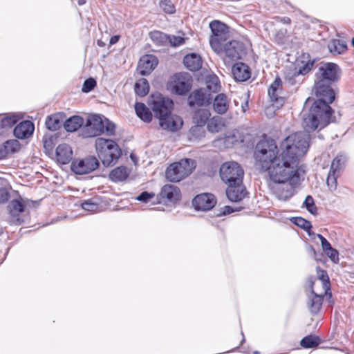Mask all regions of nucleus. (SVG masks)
<instances>
[{
  "label": "nucleus",
  "mask_w": 354,
  "mask_h": 354,
  "mask_svg": "<svg viewBox=\"0 0 354 354\" xmlns=\"http://www.w3.org/2000/svg\"><path fill=\"white\" fill-rule=\"evenodd\" d=\"M310 138L308 132L292 133L281 142L279 149L273 140H261L256 146L255 159L272 183L300 180L299 164L308 151Z\"/></svg>",
  "instance_id": "1"
},
{
  "label": "nucleus",
  "mask_w": 354,
  "mask_h": 354,
  "mask_svg": "<svg viewBox=\"0 0 354 354\" xmlns=\"http://www.w3.org/2000/svg\"><path fill=\"white\" fill-rule=\"evenodd\" d=\"M340 68L334 63H325L320 66L315 74V90L316 95L320 98L315 101L309 111H302V125L306 131L323 129L333 120V111L329 104L335 97L331 84L340 77Z\"/></svg>",
  "instance_id": "2"
},
{
  "label": "nucleus",
  "mask_w": 354,
  "mask_h": 354,
  "mask_svg": "<svg viewBox=\"0 0 354 354\" xmlns=\"http://www.w3.org/2000/svg\"><path fill=\"white\" fill-rule=\"evenodd\" d=\"M173 102L161 95H153L151 101V109L155 117L159 119L160 126L165 130L176 131L183 125V122L180 117L171 115V111Z\"/></svg>",
  "instance_id": "3"
},
{
  "label": "nucleus",
  "mask_w": 354,
  "mask_h": 354,
  "mask_svg": "<svg viewBox=\"0 0 354 354\" xmlns=\"http://www.w3.org/2000/svg\"><path fill=\"white\" fill-rule=\"evenodd\" d=\"M95 149L104 166L115 164L122 154L115 141L104 138H97L95 140Z\"/></svg>",
  "instance_id": "4"
},
{
  "label": "nucleus",
  "mask_w": 354,
  "mask_h": 354,
  "mask_svg": "<svg viewBox=\"0 0 354 354\" xmlns=\"http://www.w3.org/2000/svg\"><path fill=\"white\" fill-rule=\"evenodd\" d=\"M115 128V124L108 119L103 120L100 115H92L88 117L82 129V135L85 138L95 137L103 133L112 136L114 134Z\"/></svg>",
  "instance_id": "5"
},
{
  "label": "nucleus",
  "mask_w": 354,
  "mask_h": 354,
  "mask_svg": "<svg viewBox=\"0 0 354 354\" xmlns=\"http://www.w3.org/2000/svg\"><path fill=\"white\" fill-rule=\"evenodd\" d=\"M195 167V160L189 158L181 159L167 168L165 176L170 182H179L187 177Z\"/></svg>",
  "instance_id": "6"
},
{
  "label": "nucleus",
  "mask_w": 354,
  "mask_h": 354,
  "mask_svg": "<svg viewBox=\"0 0 354 354\" xmlns=\"http://www.w3.org/2000/svg\"><path fill=\"white\" fill-rule=\"evenodd\" d=\"M212 35L209 39L212 48L216 53H220L223 50V43L227 36V27L219 21H213L209 24Z\"/></svg>",
  "instance_id": "7"
},
{
  "label": "nucleus",
  "mask_w": 354,
  "mask_h": 354,
  "mask_svg": "<svg viewBox=\"0 0 354 354\" xmlns=\"http://www.w3.org/2000/svg\"><path fill=\"white\" fill-rule=\"evenodd\" d=\"M243 169L236 162H225L220 168L221 178L225 184L240 182L243 180Z\"/></svg>",
  "instance_id": "8"
},
{
  "label": "nucleus",
  "mask_w": 354,
  "mask_h": 354,
  "mask_svg": "<svg viewBox=\"0 0 354 354\" xmlns=\"http://www.w3.org/2000/svg\"><path fill=\"white\" fill-rule=\"evenodd\" d=\"M300 180H288L286 183H273L271 190L279 201H286L292 198L297 192L296 189L300 183Z\"/></svg>",
  "instance_id": "9"
},
{
  "label": "nucleus",
  "mask_w": 354,
  "mask_h": 354,
  "mask_svg": "<svg viewBox=\"0 0 354 354\" xmlns=\"http://www.w3.org/2000/svg\"><path fill=\"white\" fill-rule=\"evenodd\" d=\"M346 157L342 154L337 155L332 161L330 168L326 180V183L330 191H335L337 186L339 178L344 169Z\"/></svg>",
  "instance_id": "10"
},
{
  "label": "nucleus",
  "mask_w": 354,
  "mask_h": 354,
  "mask_svg": "<svg viewBox=\"0 0 354 354\" xmlns=\"http://www.w3.org/2000/svg\"><path fill=\"white\" fill-rule=\"evenodd\" d=\"M99 166L100 162L97 158L88 156L84 158L73 160L71 163V170L76 174L83 175L95 171Z\"/></svg>",
  "instance_id": "11"
},
{
  "label": "nucleus",
  "mask_w": 354,
  "mask_h": 354,
  "mask_svg": "<svg viewBox=\"0 0 354 354\" xmlns=\"http://www.w3.org/2000/svg\"><path fill=\"white\" fill-rule=\"evenodd\" d=\"M213 96L207 88H200L189 94L187 102L190 107L208 106L212 104Z\"/></svg>",
  "instance_id": "12"
},
{
  "label": "nucleus",
  "mask_w": 354,
  "mask_h": 354,
  "mask_svg": "<svg viewBox=\"0 0 354 354\" xmlns=\"http://www.w3.org/2000/svg\"><path fill=\"white\" fill-rule=\"evenodd\" d=\"M167 88L172 93L183 95L190 90L191 84L186 75L177 73L171 77Z\"/></svg>",
  "instance_id": "13"
},
{
  "label": "nucleus",
  "mask_w": 354,
  "mask_h": 354,
  "mask_svg": "<svg viewBox=\"0 0 354 354\" xmlns=\"http://www.w3.org/2000/svg\"><path fill=\"white\" fill-rule=\"evenodd\" d=\"M8 209L10 213V222L19 225L24 222L26 209L24 204L19 200H12L8 205Z\"/></svg>",
  "instance_id": "14"
},
{
  "label": "nucleus",
  "mask_w": 354,
  "mask_h": 354,
  "mask_svg": "<svg viewBox=\"0 0 354 354\" xmlns=\"http://www.w3.org/2000/svg\"><path fill=\"white\" fill-rule=\"evenodd\" d=\"M226 195L227 198L232 202H238L243 200L248 194L246 188L243 184V180L240 182H233L227 184Z\"/></svg>",
  "instance_id": "15"
},
{
  "label": "nucleus",
  "mask_w": 354,
  "mask_h": 354,
  "mask_svg": "<svg viewBox=\"0 0 354 354\" xmlns=\"http://www.w3.org/2000/svg\"><path fill=\"white\" fill-rule=\"evenodd\" d=\"M243 51V44L236 40L231 41L226 44L223 50L220 52L223 53L225 57V62H230L237 60L241 58V54Z\"/></svg>",
  "instance_id": "16"
},
{
  "label": "nucleus",
  "mask_w": 354,
  "mask_h": 354,
  "mask_svg": "<svg viewBox=\"0 0 354 354\" xmlns=\"http://www.w3.org/2000/svg\"><path fill=\"white\" fill-rule=\"evenodd\" d=\"M216 203L215 196L208 193L197 195L193 200V205L198 210H209L215 206Z\"/></svg>",
  "instance_id": "17"
},
{
  "label": "nucleus",
  "mask_w": 354,
  "mask_h": 354,
  "mask_svg": "<svg viewBox=\"0 0 354 354\" xmlns=\"http://www.w3.org/2000/svg\"><path fill=\"white\" fill-rule=\"evenodd\" d=\"M158 63V59L153 55H143L139 60L138 71L142 75H149Z\"/></svg>",
  "instance_id": "18"
},
{
  "label": "nucleus",
  "mask_w": 354,
  "mask_h": 354,
  "mask_svg": "<svg viewBox=\"0 0 354 354\" xmlns=\"http://www.w3.org/2000/svg\"><path fill=\"white\" fill-rule=\"evenodd\" d=\"M212 109L215 113L219 115L225 114L230 109L231 101L225 93H218L213 97Z\"/></svg>",
  "instance_id": "19"
},
{
  "label": "nucleus",
  "mask_w": 354,
  "mask_h": 354,
  "mask_svg": "<svg viewBox=\"0 0 354 354\" xmlns=\"http://www.w3.org/2000/svg\"><path fill=\"white\" fill-rule=\"evenodd\" d=\"M282 82L279 77H277L268 88V95L277 106H282L285 102L284 97L280 96Z\"/></svg>",
  "instance_id": "20"
},
{
  "label": "nucleus",
  "mask_w": 354,
  "mask_h": 354,
  "mask_svg": "<svg viewBox=\"0 0 354 354\" xmlns=\"http://www.w3.org/2000/svg\"><path fill=\"white\" fill-rule=\"evenodd\" d=\"M232 73L234 79L238 82H245L251 77L250 68L247 64L242 62L234 64Z\"/></svg>",
  "instance_id": "21"
},
{
  "label": "nucleus",
  "mask_w": 354,
  "mask_h": 354,
  "mask_svg": "<svg viewBox=\"0 0 354 354\" xmlns=\"http://www.w3.org/2000/svg\"><path fill=\"white\" fill-rule=\"evenodd\" d=\"M314 61L310 59L308 53L302 55L296 61V70L298 75H306L311 71Z\"/></svg>",
  "instance_id": "22"
},
{
  "label": "nucleus",
  "mask_w": 354,
  "mask_h": 354,
  "mask_svg": "<svg viewBox=\"0 0 354 354\" xmlns=\"http://www.w3.org/2000/svg\"><path fill=\"white\" fill-rule=\"evenodd\" d=\"M34 129L33 123L29 120H25L16 126L14 135L19 139L27 138L32 134Z\"/></svg>",
  "instance_id": "23"
},
{
  "label": "nucleus",
  "mask_w": 354,
  "mask_h": 354,
  "mask_svg": "<svg viewBox=\"0 0 354 354\" xmlns=\"http://www.w3.org/2000/svg\"><path fill=\"white\" fill-rule=\"evenodd\" d=\"M183 63L189 71H196L202 66V59L198 54L190 53L185 56Z\"/></svg>",
  "instance_id": "24"
},
{
  "label": "nucleus",
  "mask_w": 354,
  "mask_h": 354,
  "mask_svg": "<svg viewBox=\"0 0 354 354\" xmlns=\"http://www.w3.org/2000/svg\"><path fill=\"white\" fill-rule=\"evenodd\" d=\"M73 151L66 144L59 145L56 149L57 161L62 164H67L72 158Z\"/></svg>",
  "instance_id": "25"
},
{
  "label": "nucleus",
  "mask_w": 354,
  "mask_h": 354,
  "mask_svg": "<svg viewBox=\"0 0 354 354\" xmlns=\"http://www.w3.org/2000/svg\"><path fill=\"white\" fill-rule=\"evenodd\" d=\"M324 296L317 294L312 289L310 294L308 295V306L311 313L317 314L321 309Z\"/></svg>",
  "instance_id": "26"
},
{
  "label": "nucleus",
  "mask_w": 354,
  "mask_h": 354,
  "mask_svg": "<svg viewBox=\"0 0 354 354\" xmlns=\"http://www.w3.org/2000/svg\"><path fill=\"white\" fill-rule=\"evenodd\" d=\"M180 189L174 185H165L160 192L162 198H166L170 202H175L180 198Z\"/></svg>",
  "instance_id": "27"
},
{
  "label": "nucleus",
  "mask_w": 354,
  "mask_h": 354,
  "mask_svg": "<svg viewBox=\"0 0 354 354\" xmlns=\"http://www.w3.org/2000/svg\"><path fill=\"white\" fill-rule=\"evenodd\" d=\"M131 169L125 166H119L113 169L109 174V178L113 182H122L129 176Z\"/></svg>",
  "instance_id": "28"
},
{
  "label": "nucleus",
  "mask_w": 354,
  "mask_h": 354,
  "mask_svg": "<svg viewBox=\"0 0 354 354\" xmlns=\"http://www.w3.org/2000/svg\"><path fill=\"white\" fill-rule=\"evenodd\" d=\"M211 116V112L207 109H198L193 115V122L197 127H203Z\"/></svg>",
  "instance_id": "29"
},
{
  "label": "nucleus",
  "mask_w": 354,
  "mask_h": 354,
  "mask_svg": "<svg viewBox=\"0 0 354 354\" xmlns=\"http://www.w3.org/2000/svg\"><path fill=\"white\" fill-rule=\"evenodd\" d=\"M136 115L145 122H149L152 120V114L146 105L141 102L135 104Z\"/></svg>",
  "instance_id": "30"
},
{
  "label": "nucleus",
  "mask_w": 354,
  "mask_h": 354,
  "mask_svg": "<svg viewBox=\"0 0 354 354\" xmlns=\"http://www.w3.org/2000/svg\"><path fill=\"white\" fill-rule=\"evenodd\" d=\"M83 118L80 116H73L66 120L64 124V129L69 132L77 131L83 124Z\"/></svg>",
  "instance_id": "31"
},
{
  "label": "nucleus",
  "mask_w": 354,
  "mask_h": 354,
  "mask_svg": "<svg viewBox=\"0 0 354 354\" xmlns=\"http://www.w3.org/2000/svg\"><path fill=\"white\" fill-rule=\"evenodd\" d=\"M62 117L59 113L48 116L46 120V128L50 131L57 130L62 125Z\"/></svg>",
  "instance_id": "32"
},
{
  "label": "nucleus",
  "mask_w": 354,
  "mask_h": 354,
  "mask_svg": "<svg viewBox=\"0 0 354 354\" xmlns=\"http://www.w3.org/2000/svg\"><path fill=\"white\" fill-rule=\"evenodd\" d=\"M223 127V119L218 116H214L208 120L207 128L212 133L219 132Z\"/></svg>",
  "instance_id": "33"
},
{
  "label": "nucleus",
  "mask_w": 354,
  "mask_h": 354,
  "mask_svg": "<svg viewBox=\"0 0 354 354\" xmlns=\"http://www.w3.org/2000/svg\"><path fill=\"white\" fill-rule=\"evenodd\" d=\"M328 49L333 54H341L346 49L345 43L339 39H332L328 45Z\"/></svg>",
  "instance_id": "34"
},
{
  "label": "nucleus",
  "mask_w": 354,
  "mask_h": 354,
  "mask_svg": "<svg viewBox=\"0 0 354 354\" xmlns=\"http://www.w3.org/2000/svg\"><path fill=\"white\" fill-rule=\"evenodd\" d=\"M135 92L140 96H145L149 91V84L145 78L138 80L135 84Z\"/></svg>",
  "instance_id": "35"
},
{
  "label": "nucleus",
  "mask_w": 354,
  "mask_h": 354,
  "mask_svg": "<svg viewBox=\"0 0 354 354\" xmlns=\"http://www.w3.org/2000/svg\"><path fill=\"white\" fill-rule=\"evenodd\" d=\"M320 343L319 337L315 335H308L304 337L300 342L301 346L305 348H310L317 346Z\"/></svg>",
  "instance_id": "36"
},
{
  "label": "nucleus",
  "mask_w": 354,
  "mask_h": 354,
  "mask_svg": "<svg viewBox=\"0 0 354 354\" xmlns=\"http://www.w3.org/2000/svg\"><path fill=\"white\" fill-rule=\"evenodd\" d=\"M1 147L3 151L6 153V156H7L9 153L17 151L20 148V144L17 140H10L5 142Z\"/></svg>",
  "instance_id": "37"
},
{
  "label": "nucleus",
  "mask_w": 354,
  "mask_h": 354,
  "mask_svg": "<svg viewBox=\"0 0 354 354\" xmlns=\"http://www.w3.org/2000/svg\"><path fill=\"white\" fill-rule=\"evenodd\" d=\"M20 120V117L15 113L8 114L1 120V128H10Z\"/></svg>",
  "instance_id": "38"
},
{
  "label": "nucleus",
  "mask_w": 354,
  "mask_h": 354,
  "mask_svg": "<svg viewBox=\"0 0 354 354\" xmlns=\"http://www.w3.org/2000/svg\"><path fill=\"white\" fill-rule=\"evenodd\" d=\"M149 37L158 44H162L168 40V35L158 30L151 32Z\"/></svg>",
  "instance_id": "39"
},
{
  "label": "nucleus",
  "mask_w": 354,
  "mask_h": 354,
  "mask_svg": "<svg viewBox=\"0 0 354 354\" xmlns=\"http://www.w3.org/2000/svg\"><path fill=\"white\" fill-rule=\"evenodd\" d=\"M205 88H207L210 93L219 91L221 85L218 78L216 76L210 77L207 82V86Z\"/></svg>",
  "instance_id": "40"
},
{
  "label": "nucleus",
  "mask_w": 354,
  "mask_h": 354,
  "mask_svg": "<svg viewBox=\"0 0 354 354\" xmlns=\"http://www.w3.org/2000/svg\"><path fill=\"white\" fill-rule=\"evenodd\" d=\"M304 206L307 209V210L313 215L317 214V208L315 205L313 198L308 195L306 197V199L304 202Z\"/></svg>",
  "instance_id": "41"
},
{
  "label": "nucleus",
  "mask_w": 354,
  "mask_h": 354,
  "mask_svg": "<svg viewBox=\"0 0 354 354\" xmlns=\"http://www.w3.org/2000/svg\"><path fill=\"white\" fill-rule=\"evenodd\" d=\"M160 6L167 14H174L176 12L175 6L171 0H160Z\"/></svg>",
  "instance_id": "42"
},
{
  "label": "nucleus",
  "mask_w": 354,
  "mask_h": 354,
  "mask_svg": "<svg viewBox=\"0 0 354 354\" xmlns=\"http://www.w3.org/2000/svg\"><path fill=\"white\" fill-rule=\"evenodd\" d=\"M293 219H294L293 223L304 230H306L310 229L312 227L310 221H308L301 217H295Z\"/></svg>",
  "instance_id": "43"
},
{
  "label": "nucleus",
  "mask_w": 354,
  "mask_h": 354,
  "mask_svg": "<svg viewBox=\"0 0 354 354\" xmlns=\"http://www.w3.org/2000/svg\"><path fill=\"white\" fill-rule=\"evenodd\" d=\"M95 86L96 81L93 78H88L84 81L82 91L84 93H88L91 91Z\"/></svg>",
  "instance_id": "44"
},
{
  "label": "nucleus",
  "mask_w": 354,
  "mask_h": 354,
  "mask_svg": "<svg viewBox=\"0 0 354 354\" xmlns=\"http://www.w3.org/2000/svg\"><path fill=\"white\" fill-rule=\"evenodd\" d=\"M81 206L83 209L91 212H96L98 209L97 204L93 203L91 200L85 201Z\"/></svg>",
  "instance_id": "45"
},
{
  "label": "nucleus",
  "mask_w": 354,
  "mask_h": 354,
  "mask_svg": "<svg viewBox=\"0 0 354 354\" xmlns=\"http://www.w3.org/2000/svg\"><path fill=\"white\" fill-rule=\"evenodd\" d=\"M173 46H179L185 43V39L180 36L168 35V40Z\"/></svg>",
  "instance_id": "46"
},
{
  "label": "nucleus",
  "mask_w": 354,
  "mask_h": 354,
  "mask_svg": "<svg viewBox=\"0 0 354 354\" xmlns=\"http://www.w3.org/2000/svg\"><path fill=\"white\" fill-rule=\"evenodd\" d=\"M325 254L333 263H337L339 262V252L336 249L332 248L326 251Z\"/></svg>",
  "instance_id": "47"
},
{
  "label": "nucleus",
  "mask_w": 354,
  "mask_h": 354,
  "mask_svg": "<svg viewBox=\"0 0 354 354\" xmlns=\"http://www.w3.org/2000/svg\"><path fill=\"white\" fill-rule=\"evenodd\" d=\"M317 236L321 241L322 248L324 252L328 250L329 249L332 248L330 243L322 234H317Z\"/></svg>",
  "instance_id": "48"
},
{
  "label": "nucleus",
  "mask_w": 354,
  "mask_h": 354,
  "mask_svg": "<svg viewBox=\"0 0 354 354\" xmlns=\"http://www.w3.org/2000/svg\"><path fill=\"white\" fill-rule=\"evenodd\" d=\"M154 194H150L147 192H143L138 196H137L136 199L140 201L147 203L149 200L152 198Z\"/></svg>",
  "instance_id": "49"
},
{
  "label": "nucleus",
  "mask_w": 354,
  "mask_h": 354,
  "mask_svg": "<svg viewBox=\"0 0 354 354\" xmlns=\"http://www.w3.org/2000/svg\"><path fill=\"white\" fill-rule=\"evenodd\" d=\"M10 197L9 193L5 189H0V203H6Z\"/></svg>",
  "instance_id": "50"
},
{
  "label": "nucleus",
  "mask_w": 354,
  "mask_h": 354,
  "mask_svg": "<svg viewBox=\"0 0 354 354\" xmlns=\"http://www.w3.org/2000/svg\"><path fill=\"white\" fill-rule=\"evenodd\" d=\"M320 279L322 281L323 286L325 288H328L329 281H328V277L326 272L324 270H322V274L319 277Z\"/></svg>",
  "instance_id": "51"
},
{
  "label": "nucleus",
  "mask_w": 354,
  "mask_h": 354,
  "mask_svg": "<svg viewBox=\"0 0 354 354\" xmlns=\"http://www.w3.org/2000/svg\"><path fill=\"white\" fill-rule=\"evenodd\" d=\"M236 210H239V209H236ZM234 211H235V209H234L232 207L225 206L224 210H223V214H229L234 212Z\"/></svg>",
  "instance_id": "52"
},
{
  "label": "nucleus",
  "mask_w": 354,
  "mask_h": 354,
  "mask_svg": "<svg viewBox=\"0 0 354 354\" xmlns=\"http://www.w3.org/2000/svg\"><path fill=\"white\" fill-rule=\"evenodd\" d=\"M119 39H120L119 35L112 36L109 40L110 45H113V44H116L119 41Z\"/></svg>",
  "instance_id": "53"
},
{
  "label": "nucleus",
  "mask_w": 354,
  "mask_h": 354,
  "mask_svg": "<svg viewBox=\"0 0 354 354\" xmlns=\"http://www.w3.org/2000/svg\"><path fill=\"white\" fill-rule=\"evenodd\" d=\"M6 157V153L3 151L1 147H0V160Z\"/></svg>",
  "instance_id": "54"
},
{
  "label": "nucleus",
  "mask_w": 354,
  "mask_h": 354,
  "mask_svg": "<svg viewBox=\"0 0 354 354\" xmlns=\"http://www.w3.org/2000/svg\"><path fill=\"white\" fill-rule=\"evenodd\" d=\"M97 45L101 47H104L105 46V43L101 40H97Z\"/></svg>",
  "instance_id": "55"
},
{
  "label": "nucleus",
  "mask_w": 354,
  "mask_h": 354,
  "mask_svg": "<svg viewBox=\"0 0 354 354\" xmlns=\"http://www.w3.org/2000/svg\"><path fill=\"white\" fill-rule=\"evenodd\" d=\"M283 22L284 24H290V19L288 18V17H286L283 19Z\"/></svg>",
  "instance_id": "56"
},
{
  "label": "nucleus",
  "mask_w": 354,
  "mask_h": 354,
  "mask_svg": "<svg viewBox=\"0 0 354 354\" xmlns=\"http://www.w3.org/2000/svg\"><path fill=\"white\" fill-rule=\"evenodd\" d=\"M310 101V97H308V98L306 100L305 106H306V105L308 104V102H309Z\"/></svg>",
  "instance_id": "57"
},
{
  "label": "nucleus",
  "mask_w": 354,
  "mask_h": 354,
  "mask_svg": "<svg viewBox=\"0 0 354 354\" xmlns=\"http://www.w3.org/2000/svg\"><path fill=\"white\" fill-rule=\"evenodd\" d=\"M78 3H79L80 5H82V4L84 3V1L83 0H79Z\"/></svg>",
  "instance_id": "58"
},
{
  "label": "nucleus",
  "mask_w": 354,
  "mask_h": 354,
  "mask_svg": "<svg viewBox=\"0 0 354 354\" xmlns=\"http://www.w3.org/2000/svg\"><path fill=\"white\" fill-rule=\"evenodd\" d=\"M311 250L313 252L314 254H315V251L313 248H311Z\"/></svg>",
  "instance_id": "59"
},
{
  "label": "nucleus",
  "mask_w": 354,
  "mask_h": 354,
  "mask_svg": "<svg viewBox=\"0 0 354 354\" xmlns=\"http://www.w3.org/2000/svg\"><path fill=\"white\" fill-rule=\"evenodd\" d=\"M254 354H259V351H254Z\"/></svg>",
  "instance_id": "60"
},
{
  "label": "nucleus",
  "mask_w": 354,
  "mask_h": 354,
  "mask_svg": "<svg viewBox=\"0 0 354 354\" xmlns=\"http://www.w3.org/2000/svg\"><path fill=\"white\" fill-rule=\"evenodd\" d=\"M353 45L354 46V38L352 40Z\"/></svg>",
  "instance_id": "61"
},
{
  "label": "nucleus",
  "mask_w": 354,
  "mask_h": 354,
  "mask_svg": "<svg viewBox=\"0 0 354 354\" xmlns=\"http://www.w3.org/2000/svg\"><path fill=\"white\" fill-rule=\"evenodd\" d=\"M244 108H246V106H242V109H244ZM243 111H245V109H243Z\"/></svg>",
  "instance_id": "62"
},
{
  "label": "nucleus",
  "mask_w": 354,
  "mask_h": 354,
  "mask_svg": "<svg viewBox=\"0 0 354 354\" xmlns=\"http://www.w3.org/2000/svg\"><path fill=\"white\" fill-rule=\"evenodd\" d=\"M244 108H246V106H242V109H244ZM243 111H245V109H243Z\"/></svg>",
  "instance_id": "63"
}]
</instances>
